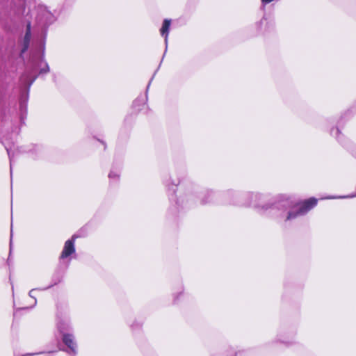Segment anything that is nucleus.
Listing matches in <instances>:
<instances>
[{
  "mask_svg": "<svg viewBox=\"0 0 356 356\" xmlns=\"http://www.w3.org/2000/svg\"><path fill=\"white\" fill-rule=\"evenodd\" d=\"M52 286H53V284H51V285H50V286H47V287H46V288H44V289H40V288L33 289H31V290L29 291V296L31 298H33V299H34L33 306L36 305V304H37V300H36V298H35V296L33 295L34 291H38V290H47V289H49L50 287H51Z\"/></svg>",
  "mask_w": 356,
  "mask_h": 356,
  "instance_id": "f8f14e48",
  "label": "nucleus"
},
{
  "mask_svg": "<svg viewBox=\"0 0 356 356\" xmlns=\"http://www.w3.org/2000/svg\"><path fill=\"white\" fill-rule=\"evenodd\" d=\"M6 149L8 153V155L10 159V174L12 175V165H13V156L14 154L12 152L11 148L6 146Z\"/></svg>",
  "mask_w": 356,
  "mask_h": 356,
  "instance_id": "ddd939ff",
  "label": "nucleus"
},
{
  "mask_svg": "<svg viewBox=\"0 0 356 356\" xmlns=\"http://www.w3.org/2000/svg\"><path fill=\"white\" fill-rule=\"evenodd\" d=\"M265 21V19H261L259 22L257 23V26L258 27V29H260L261 24H263V22Z\"/></svg>",
  "mask_w": 356,
  "mask_h": 356,
  "instance_id": "2eb2a0df",
  "label": "nucleus"
},
{
  "mask_svg": "<svg viewBox=\"0 0 356 356\" xmlns=\"http://www.w3.org/2000/svg\"><path fill=\"white\" fill-rule=\"evenodd\" d=\"M356 196V194L341 197L342 198H351Z\"/></svg>",
  "mask_w": 356,
  "mask_h": 356,
  "instance_id": "a211bd4d",
  "label": "nucleus"
},
{
  "mask_svg": "<svg viewBox=\"0 0 356 356\" xmlns=\"http://www.w3.org/2000/svg\"><path fill=\"white\" fill-rule=\"evenodd\" d=\"M62 340L64 344L67 346L65 351L70 355H76L77 345L73 334H64V335H62Z\"/></svg>",
  "mask_w": 356,
  "mask_h": 356,
  "instance_id": "20e7f679",
  "label": "nucleus"
},
{
  "mask_svg": "<svg viewBox=\"0 0 356 356\" xmlns=\"http://www.w3.org/2000/svg\"><path fill=\"white\" fill-rule=\"evenodd\" d=\"M282 342L285 343V344H287V345H289V344L292 343V342L286 341V340H282Z\"/></svg>",
  "mask_w": 356,
  "mask_h": 356,
  "instance_id": "aec40b11",
  "label": "nucleus"
},
{
  "mask_svg": "<svg viewBox=\"0 0 356 356\" xmlns=\"http://www.w3.org/2000/svg\"><path fill=\"white\" fill-rule=\"evenodd\" d=\"M227 195H228L233 196V197H238V195H237V194H235V193H232V192H228V193H227Z\"/></svg>",
  "mask_w": 356,
  "mask_h": 356,
  "instance_id": "f3484780",
  "label": "nucleus"
},
{
  "mask_svg": "<svg viewBox=\"0 0 356 356\" xmlns=\"http://www.w3.org/2000/svg\"><path fill=\"white\" fill-rule=\"evenodd\" d=\"M49 67L44 60L43 56L35 59L32 58L29 66L26 67L24 73L20 77V82L27 88L29 90L31 86L33 83L38 74H46L49 72ZM28 92L23 94L19 100L20 120L22 122L26 115L27 102L29 98Z\"/></svg>",
  "mask_w": 356,
  "mask_h": 356,
  "instance_id": "f03ea898",
  "label": "nucleus"
},
{
  "mask_svg": "<svg viewBox=\"0 0 356 356\" xmlns=\"http://www.w3.org/2000/svg\"><path fill=\"white\" fill-rule=\"evenodd\" d=\"M170 24H171V20L168 19H165L163 20L162 26L160 29V33H161V36L164 38V40H165V52L167 51V48H168V34H169V31H170Z\"/></svg>",
  "mask_w": 356,
  "mask_h": 356,
  "instance_id": "423d86ee",
  "label": "nucleus"
},
{
  "mask_svg": "<svg viewBox=\"0 0 356 356\" xmlns=\"http://www.w3.org/2000/svg\"><path fill=\"white\" fill-rule=\"evenodd\" d=\"M331 134L335 136L339 141L341 142V139L340 138L341 131L338 128L332 129Z\"/></svg>",
  "mask_w": 356,
  "mask_h": 356,
  "instance_id": "4468645a",
  "label": "nucleus"
},
{
  "mask_svg": "<svg viewBox=\"0 0 356 356\" xmlns=\"http://www.w3.org/2000/svg\"><path fill=\"white\" fill-rule=\"evenodd\" d=\"M120 174V167L113 166L108 174V178L111 182L115 183L119 181Z\"/></svg>",
  "mask_w": 356,
  "mask_h": 356,
  "instance_id": "1a4fd4ad",
  "label": "nucleus"
},
{
  "mask_svg": "<svg viewBox=\"0 0 356 356\" xmlns=\"http://www.w3.org/2000/svg\"><path fill=\"white\" fill-rule=\"evenodd\" d=\"M147 96L140 97L137 98L133 103V106L138 111H140V108H137L136 107L139 106L140 104H143L144 106L145 105V102L147 101Z\"/></svg>",
  "mask_w": 356,
  "mask_h": 356,
  "instance_id": "9b49d317",
  "label": "nucleus"
},
{
  "mask_svg": "<svg viewBox=\"0 0 356 356\" xmlns=\"http://www.w3.org/2000/svg\"><path fill=\"white\" fill-rule=\"evenodd\" d=\"M37 353H29V354H26L24 355V356H32V355H36Z\"/></svg>",
  "mask_w": 356,
  "mask_h": 356,
  "instance_id": "412c9836",
  "label": "nucleus"
},
{
  "mask_svg": "<svg viewBox=\"0 0 356 356\" xmlns=\"http://www.w3.org/2000/svg\"><path fill=\"white\" fill-rule=\"evenodd\" d=\"M12 236H13V231L11 230V234H10V249L12 248ZM10 251H11V250H10Z\"/></svg>",
  "mask_w": 356,
  "mask_h": 356,
  "instance_id": "6ab92c4d",
  "label": "nucleus"
},
{
  "mask_svg": "<svg viewBox=\"0 0 356 356\" xmlns=\"http://www.w3.org/2000/svg\"><path fill=\"white\" fill-rule=\"evenodd\" d=\"M31 40V24L29 23L26 26V31L23 40V47L21 51V54H24L29 48Z\"/></svg>",
  "mask_w": 356,
  "mask_h": 356,
  "instance_id": "6e6552de",
  "label": "nucleus"
},
{
  "mask_svg": "<svg viewBox=\"0 0 356 356\" xmlns=\"http://www.w3.org/2000/svg\"><path fill=\"white\" fill-rule=\"evenodd\" d=\"M38 20L42 26H47L55 20V17L46 6H39L38 8Z\"/></svg>",
  "mask_w": 356,
  "mask_h": 356,
  "instance_id": "7ed1b4c3",
  "label": "nucleus"
},
{
  "mask_svg": "<svg viewBox=\"0 0 356 356\" xmlns=\"http://www.w3.org/2000/svg\"><path fill=\"white\" fill-rule=\"evenodd\" d=\"M76 236L75 235L72 236V238L65 241L64 244L63 249L60 256V259H64L72 254L75 253V239Z\"/></svg>",
  "mask_w": 356,
  "mask_h": 356,
  "instance_id": "39448f33",
  "label": "nucleus"
},
{
  "mask_svg": "<svg viewBox=\"0 0 356 356\" xmlns=\"http://www.w3.org/2000/svg\"><path fill=\"white\" fill-rule=\"evenodd\" d=\"M177 203L178 204H180V200H178V201H177Z\"/></svg>",
  "mask_w": 356,
  "mask_h": 356,
  "instance_id": "4be33fe9",
  "label": "nucleus"
},
{
  "mask_svg": "<svg viewBox=\"0 0 356 356\" xmlns=\"http://www.w3.org/2000/svg\"><path fill=\"white\" fill-rule=\"evenodd\" d=\"M214 196L213 192L209 190L204 191L200 197V202L202 204L210 203L213 200Z\"/></svg>",
  "mask_w": 356,
  "mask_h": 356,
  "instance_id": "9d476101",
  "label": "nucleus"
},
{
  "mask_svg": "<svg viewBox=\"0 0 356 356\" xmlns=\"http://www.w3.org/2000/svg\"><path fill=\"white\" fill-rule=\"evenodd\" d=\"M57 329L62 334H70L72 331V327L70 322L67 320H61L57 324Z\"/></svg>",
  "mask_w": 356,
  "mask_h": 356,
  "instance_id": "0eeeda50",
  "label": "nucleus"
},
{
  "mask_svg": "<svg viewBox=\"0 0 356 356\" xmlns=\"http://www.w3.org/2000/svg\"><path fill=\"white\" fill-rule=\"evenodd\" d=\"M273 1V0H261V3L262 4L266 5L267 3L272 2Z\"/></svg>",
  "mask_w": 356,
  "mask_h": 356,
  "instance_id": "dca6fc26",
  "label": "nucleus"
},
{
  "mask_svg": "<svg viewBox=\"0 0 356 356\" xmlns=\"http://www.w3.org/2000/svg\"><path fill=\"white\" fill-rule=\"evenodd\" d=\"M241 202L233 201L243 207H253L259 212L264 213L269 211L284 221L293 220L307 213L317 204V199L311 197L300 202H294L291 199H285L276 203H264V196L259 193H246L240 197Z\"/></svg>",
  "mask_w": 356,
  "mask_h": 356,
  "instance_id": "f257e3e1",
  "label": "nucleus"
}]
</instances>
